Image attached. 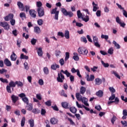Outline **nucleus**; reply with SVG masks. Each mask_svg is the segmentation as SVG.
<instances>
[{
	"mask_svg": "<svg viewBox=\"0 0 127 127\" xmlns=\"http://www.w3.org/2000/svg\"><path fill=\"white\" fill-rule=\"evenodd\" d=\"M123 15H124L125 17H127V12L125 10V9L123 10Z\"/></svg>",
	"mask_w": 127,
	"mask_h": 127,
	"instance_id": "64",
	"label": "nucleus"
},
{
	"mask_svg": "<svg viewBox=\"0 0 127 127\" xmlns=\"http://www.w3.org/2000/svg\"><path fill=\"white\" fill-rule=\"evenodd\" d=\"M114 101L116 105H118L120 103V99L118 97H115Z\"/></svg>",
	"mask_w": 127,
	"mask_h": 127,
	"instance_id": "57",
	"label": "nucleus"
},
{
	"mask_svg": "<svg viewBox=\"0 0 127 127\" xmlns=\"http://www.w3.org/2000/svg\"><path fill=\"white\" fill-rule=\"evenodd\" d=\"M101 38L103 39H105L106 40H108V39H109V36L107 35H102Z\"/></svg>",
	"mask_w": 127,
	"mask_h": 127,
	"instance_id": "50",
	"label": "nucleus"
},
{
	"mask_svg": "<svg viewBox=\"0 0 127 127\" xmlns=\"http://www.w3.org/2000/svg\"><path fill=\"white\" fill-rule=\"evenodd\" d=\"M86 78L87 81H94L95 79V75L91 74L90 75H90H89V74H87Z\"/></svg>",
	"mask_w": 127,
	"mask_h": 127,
	"instance_id": "9",
	"label": "nucleus"
},
{
	"mask_svg": "<svg viewBox=\"0 0 127 127\" xmlns=\"http://www.w3.org/2000/svg\"><path fill=\"white\" fill-rule=\"evenodd\" d=\"M20 59H26L27 60L28 59V56L24 55L23 54H21Z\"/></svg>",
	"mask_w": 127,
	"mask_h": 127,
	"instance_id": "43",
	"label": "nucleus"
},
{
	"mask_svg": "<svg viewBox=\"0 0 127 127\" xmlns=\"http://www.w3.org/2000/svg\"><path fill=\"white\" fill-rule=\"evenodd\" d=\"M115 98H116V95L114 93H112L111 96L109 97V100L113 101V100H115Z\"/></svg>",
	"mask_w": 127,
	"mask_h": 127,
	"instance_id": "37",
	"label": "nucleus"
},
{
	"mask_svg": "<svg viewBox=\"0 0 127 127\" xmlns=\"http://www.w3.org/2000/svg\"><path fill=\"white\" fill-rule=\"evenodd\" d=\"M82 19L83 21H85V22H88V21L90 20V17H89V16L86 15V18L82 17Z\"/></svg>",
	"mask_w": 127,
	"mask_h": 127,
	"instance_id": "36",
	"label": "nucleus"
},
{
	"mask_svg": "<svg viewBox=\"0 0 127 127\" xmlns=\"http://www.w3.org/2000/svg\"><path fill=\"white\" fill-rule=\"evenodd\" d=\"M96 96L99 97V98H102L104 95V92L102 90H99L96 93Z\"/></svg>",
	"mask_w": 127,
	"mask_h": 127,
	"instance_id": "18",
	"label": "nucleus"
},
{
	"mask_svg": "<svg viewBox=\"0 0 127 127\" xmlns=\"http://www.w3.org/2000/svg\"><path fill=\"white\" fill-rule=\"evenodd\" d=\"M29 14L31 17H33V18H35L36 17V11L35 10L31 9L29 11Z\"/></svg>",
	"mask_w": 127,
	"mask_h": 127,
	"instance_id": "8",
	"label": "nucleus"
},
{
	"mask_svg": "<svg viewBox=\"0 0 127 127\" xmlns=\"http://www.w3.org/2000/svg\"><path fill=\"white\" fill-rule=\"evenodd\" d=\"M69 111L71 113H72V114H76V113H77V109L74 107H70Z\"/></svg>",
	"mask_w": 127,
	"mask_h": 127,
	"instance_id": "25",
	"label": "nucleus"
},
{
	"mask_svg": "<svg viewBox=\"0 0 127 127\" xmlns=\"http://www.w3.org/2000/svg\"><path fill=\"white\" fill-rule=\"evenodd\" d=\"M95 85H101L102 84V79L99 78H96L95 79Z\"/></svg>",
	"mask_w": 127,
	"mask_h": 127,
	"instance_id": "19",
	"label": "nucleus"
},
{
	"mask_svg": "<svg viewBox=\"0 0 127 127\" xmlns=\"http://www.w3.org/2000/svg\"><path fill=\"white\" fill-rule=\"evenodd\" d=\"M116 22H117V23H119V24H120V23L122 22V21H121V20L120 19V17L117 16L116 18Z\"/></svg>",
	"mask_w": 127,
	"mask_h": 127,
	"instance_id": "60",
	"label": "nucleus"
},
{
	"mask_svg": "<svg viewBox=\"0 0 127 127\" xmlns=\"http://www.w3.org/2000/svg\"><path fill=\"white\" fill-rule=\"evenodd\" d=\"M62 107L64 108V109H69V108H68V103L66 102L62 103Z\"/></svg>",
	"mask_w": 127,
	"mask_h": 127,
	"instance_id": "28",
	"label": "nucleus"
},
{
	"mask_svg": "<svg viewBox=\"0 0 127 127\" xmlns=\"http://www.w3.org/2000/svg\"><path fill=\"white\" fill-rule=\"evenodd\" d=\"M28 123L30 125V127H34V120H29Z\"/></svg>",
	"mask_w": 127,
	"mask_h": 127,
	"instance_id": "30",
	"label": "nucleus"
},
{
	"mask_svg": "<svg viewBox=\"0 0 127 127\" xmlns=\"http://www.w3.org/2000/svg\"><path fill=\"white\" fill-rule=\"evenodd\" d=\"M62 12L65 16H69V17H72L74 14L72 11H67V10L65 8H62Z\"/></svg>",
	"mask_w": 127,
	"mask_h": 127,
	"instance_id": "3",
	"label": "nucleus"
},
{
	"mask_svg": "<svg viewBox=\"0 0 127 127\" xmlns=\"http://www.w3.org/2000/svg\"><path fill=\"white\" fill-rule=\"evenodd\" d=\"M59 63H60V64H61V65L62 66H63V65H64V64H65V62L64 61V59H61L59 61Z\"/></svg>",
	"mask_w": 127,
	"mask_h": 127,
	"instance_id": "53",
	"label": "nucleus"
},
{
	"mask_svg": "<svg viewBox=\"0 0 127 127\" xmlns=\"http://www.w3.org/2000/svg\"><path fill=\"white\" fill-rule=\"evenodd\" d=\"M10 88H11V87H10L9 85H7L6 89L8 93H11V90L10 89Z\"/></svg>",
	"mask_w": 127,
	"mask_h": 127,
	"instance_id": "52",
	"label": "nucleus"
},
{
	"mask_svg": "<svg viewBox=\"0 0 127 127\" xmlns=\"http://www.w3.org/2000/svg\"><path fill=\"white\" fill-rule=\"evenodd\" d=\"M0 26L3 27L6 30H8L9 29V25L7 22H0Z\"/></svg>",
	"mask_w": 127,
	"mask_h": 127,
	"instance_id": "7",
	"label": "nucleus"
},
{
	"mask_svg": "<svg viewBox=\"0 0 127 127\" xmlns=\"http://www.w3.org/2000/svg\"><path fill=\"white\" fill-rule=\"evenodd\" d=\"M32 113H33L34 114H39L40 113V110H39L38 109H34L32 111Z\"/></svg>",
	"mask_w": 127,
	"mask_h": 127,
	"instance_id": "41",
	"label": "nucleus"
},
{
	"mask_svg": "<svg viewBox=\"0 0 127 127\" xmlns=\"http://www.w3.org/2000/svg\"><path fill=\"white\" fill-rule=\"evenodd\" d=\"M15 84L16 85H17V87H23V83L20 81H16Z\"/></svg>",
	"mask_w": 127,
	"mask_h": 127,
	"instance_id": "26",
	"label": "nucleus"
},
{
	"mask_svg": "<svg viewBox=\"0 0 127 127\" xmlns=\"http://www.w3.org/2000/svg\"><path fill=\"white\" fill-rule=\"evenodd\" d=\"M112 74H114L115 77H117V78H118V79H121V76H120V75H119V74H118V72H117V71L114 70L112 71Z\"/></svg>",
	"mask_w": 127,
	"mask_h": 127,
	"instance_id": "32",
	"label": "nucleus"
},
{
	"mask_svg": "<svg viewBox=\"0 0 127 127\" xmlns=\"http://www.w3.org/2000/svg\"><path fill=\"white\" fill-rule=\"evenodd\" d=\"M22 100L23 102H24V103H25V104H26V105L27 104H28L29 100H28V98H27V97H24V98H22Z\"/></svg>",
	"mask_w": 127,
	"mask_h": 127,
	"instance_id": "38",
	"label": "nucleus"
},
{
	"mask_svg": "<svg viewBox=\"0 0 127 127\" xmlns=\"http://www.w3.org/2000/svg\"><path fill=\"white\" fill-rule=\"evenodd\" d=\"M70 58V55L69 54V52H66L65 53V57L64 59L65 61H67L69 58Z\"/></svg>",
	"mask_w": 127,
	"mask_h": 127,
	"instance_id": "44",
	"label": "nucleus"
},
{
	"mask_svg": "<svg viewBox=\"0 0 127 127\" xmlns=\"http://www.w3.org/2000/svg\"><path fill=\"white\" fill-rule=\"evenodd\" d=\"M113 43L116 46L117 49H120L121 48V46L116 42V41H113Z\"/></svg>",
	"mask_w": 127,
	"mask_h": 127,
	"instance_id": "34",
	"label": "nucleus"
},
{
	"mask_svg": "<svg viewBox=\"0 0 127 127\" xmlns=\"http://www.w3.org/2000/svg\"><path fill=\"white\" fill-rule=\"evenodd\" d=\"M17 58V56L14 53V52L12 53V54L10 56V59L11 61H15Z\"/></svg>",
	"mask_w": 127,
	"mask_h": 127,
	"instance_id": "14",
	"label": "nucleus"
},
{
	"mask_svg": "<svg viewBox=\"0 0 127 127\" xmlns=\"http://www.w3.org/2000/svg\"><path fill=\"white\" fill-rule=\"evenodd\" d=\"M51 14H55V19L58 20V16L59 15V11H57V7L53 8L51 12Z\"/></svg>",
	"mask_w": 127,
	"mask_h": 127,
	"instance_id": "6",
	"label": "nucleus"
},
{
	"mask_svg": "<svg viewBox=\"0 0 127 127\" xmlns=\"http://www.w3.org/2000/svg\"><path fill=\"white\" fill-rule=\"evenodd\" d=\"M37 6L38 8H39V7H42V3H41V1H37Z\"/></svg>",
	"mask_w": 127,
	"mask_h": 127,
	"instance_id": "55",
	"label": "nucleus"
},
{
	"mask_svg": "<svg viewBox=\"0 0 127 127\" xmlns=\"http://www.w3.org/2000/svg\"><path fill=\"white\" fill-rule=\"evenodd\" d=\"M123 116L122 117L123 120H126L127 117V110L126 109L123 110Z\"/></svg>",
	"mask_w": 127,
	"mask_h": 127,
	"instance_id": "20",
	"label": "nucleus"
},
{
	"mask_svg": "<svg viewBox=\"0 0 127 127\" xmlns=\"http://www.w3.org/2000/svg\"><path fill=\"white\" fill-rule=\"evenodd\" d=\"M4 64L7 67H10V66H11V62L8 60V59H5L4 60Z\"/></svg>",
	"mask_w": 127,
	"mask_h": 127,
	"instance_id": "13",
	"label": "nucleus"
},
{
	"mask_svg": "<svg viewBox=\"0 0 127 127\" xmlns=\"http://www.w3.org/2000/svg\"><path fill=\"white\" fill-rule=\"evenodd\" d=\"M37 23L38 25H42L43 24V20L42 19H39L37 20Z\"/></svg>",
	"mask_w": 127,
	"mask_h": 127,
	"instance_id": "48",
	"label": "nucleus"
},
{
	"mask_svg": "<svg viewBox=\"0 0 127 127\" xmlns=\"http://www.w3.org/2000/svg\"><path fill=\"white\" fill-rule=\"evenodd\" d=\"M0 81H1L2 83H6V84L8 83V80L6 79H3L2 77L0 78Z\"/></svg>",
	"mask_w": 127,
	"mask_h": 127,
	"instance_id": "45",
	"label": "nucleus"
},
{
	"mask_svg": "<svg viewBox=\"0 0 127 127\" xmlns=\"http://www.w3.org/2000/svg\"><path fill=\"white\" fill-rule=\"evenodd\" d=\"M62 73H63V74H65L66 77H70L69 79L70 80V82H74V76L73 75H71V73L69 72L68 70H65V71H64L63 69H62L60 73H59L58 74V77L57 78V81L59 83H63V80L65 79V76H64Z\"/></svg>",
	"mask_w": 127,
	"mask_h": 127,
	"instance_id": "1",
	"label": "nucleus"
},
{
	"mask_svg": "<svg viewBox=\"0 0 127 127\" xmlns=\"http://www.w3.org/2000/svg\"><path fill=\"white\" fill-rule=\"evenodd\" d=\"M9 86L11 87V88H14L16 85L15 82H14L12 80H11L10 82L9 83Z\"/></svg>",
	"mask_w": 127,
	"mask_h": 127,
	"instance_id": "27",
	"label": "nucleus"
},
{
	"mask_svg": "<svg viewBox=\"0 0 127 127\" xmlns=\"http://www.w3.org/2000/svg\"><path fill=\"white\" fill-rule=\"evenodd\" d=\"M109 90L111 92V94H114V93H116V89L114 88V87H109Z\"/></svg>",
	"mask_w": 127,
	"mask_h": 127,
	"instance_id": "46",
	"label": "nucleus"
},
{
	"mask_svg": "<svg viewBox=\"0 0 127 127\" xmlns=\"http://www.w3.org/2000/svg\"><path fill=\"white\" fill-rule=\"evenodd\" d=\"M45 104L46 105V106L50 107V106H51V101L50 100H49L45 102Z\"/></svg>",
	"mask_w": 127,
	"mask_h": 127,
	"instance_id": "63",
	"label": "nucleus"
},
{
	"mask_svg": "<svg viewBox=\"0 0 127 127\" xmlns=\"http://www.w3.org/2000/svg\"><path fill=\"white\" fill-rule=\"evenodd\" d=\"M77 51L79 54H82L83 55H87L88 54V50L84 47H79Z\"/></svg>",
	"mask_w": 127,
	"mask_h": 127,
	"instance_id": "4",
	"label": "nucleus"
},
{
	"mask_svg": "<svg viewBox=\"0 0 127 127\" xmlns=\"http://www.w3.org/2000/svg\"><path fill=\"white\" fill-rule=\"evenodd\" d=\"M108 54H110V55H112L114 54V49L113 48H110L108 51Z\"/></svg>",
	"mask_w": 127,
	"mask_h": 127,
	"instance_id": "40",
	"label": "nucleus"
},
{
	"mask_svg": "<svg viewBox=\"0 0 127 127\" xmlns=\"http://www.w3.org/2000/svg\"><path fill=\"white\" fill-rule=\"evenodd\" d=\"M85 92H86V87L84 86H81L80 89V93L82 95H84Z\"/></svg>",
	"mask_w": 127,
	"mask_h": 127,
	"instance_id": "22",
	"label": "nucleus"
},
{
	"mask_svg": "<svg viewBox=\"0 0 127 127\" xmlns=\"http://www.w3.org/2000/svg\"><path fill=\"white\" fill-rule=\"evenodd\" d=\"M77 14L78 18H82V17H83V14L81 13V11L80 10H77Z\"/></svg>",
	"mask_w": 127,
	"mask_h": 127,
	"instance_id": "31",
	"label": "nucleus"
},
{
	"mask_svg": "<svg viewBox=\"0 0 127 127\" xmlns=\"http://www.w3.org/2000/svg\"><path fill=\"white\" fill-rule=\"evenodd\" d=\"M11 99L12 100V103H13V104H15V103L18 101V96H16L13 94L11 96Z\"/></svg>",
	"mask_w": 127,
	"mask_h": 127,
	"instance_id": "10",
	"label": "nucleus"
},
{
	"mask_svg": "<svg viewBox=\"0 0 127 127\" xmlns=\"http://www.w3.org/2000/svg\"><path fill=\"white\" fill-rule=\"evenodd\" d=\"M55 55L56 57H59V56L61 55V52L60 51H56L55 53Z\"/></svg>",
	"mask_w": 127,
	"mask_h": 127,
	"instance_id": "54",
	"label": "nucleus"
},
{
	"mask_svg": "<svg viewBox=\"0 0 127 127\" xmlns=\"http://www.w3.org/2000/svg\"><path fill=\"white\" fill-rule=\"evenodd\" d=\"M38 83L40 86H42L44 84V82L43 81V80L42 79H40L38 81Z\"/></svg>",
	"mask_w": 127,
	"mask_h": 127,
	"instance_id": "59",
	"label": "nucleus"
},
{
	"mask_svg": "<svg viewBox=\"0 0 127 127\" xmlns=\"http://www.w3.org/2000/svg\"><path fill=\"white\" fill-rule=\"evenodd\" d=\"M64 36L66 39H69L70 38V35L69 34V31L68 30H65L64 31Z\"/></svg>",
	"mask_w": 127,
	"mask_h": 127,
	"instance_id": "24",
	"label": "nucleus"
},
{
	"mask_svg": "<svg viewBox=\"0 0 127 127\" xmlns=\"http://www.w3.org/2000/svg\"><path fill=\"white\" fill-rule=\"evenodd\" d=\"M60 95L61 96H63V97H65V98H67V94H65V91L64 90H62L61 91L59 92Z\"/></svg>",
	"mask_w": 127,
	"mask_h": 127,
	"instance_id": "29",
	"label": "nucleus"
},
{
	"mask_svg": "<svg viewBox=\"0 0 127 127\" xmlns=\"http://www.w3.org/2000/svg\"><path fill=\"white\" fill-rule=\"evenodd\" d=\"M58 120L56 119L55 118H53L50 119V123L52 125H56Z\"/></svg>",
	"mask_w": 127,
	"mask_h": 127,
	"instance_id": "16",
	"label": "nucleus"
},
{
	"mask_svg": "<svg viewBox=\"0 0 127 127\" xmlns=\"http://www.w3.org/2000/svg\"><path fill=\"white\" fill-rule=\"evenodd\" d=\"M81 40L82 42H84V43H87V42H88V41L87 40V38H86V37H82L81 38Z\"/></svg>",
	"mask_w": 127,
	"mask_h": 127,
	"instance_id": "47",
	"label": "nucleus"
},
{
	"mask_svg": "<svg viewBox=\"0 0 127 127\" xmlns=\"http://www.w3.org/2000/svg\"><path fill=\"white\" fill-rule=\"evenodd\" d=\"M26 109L28 111H32L33 109V105L31 103H28L26 104Z\"/></svg>",
	"mask_w": 127,
	"mask_h": 127,
	"instance_id": "12",
	"label": "nucleus"
},
{
	"mask_svg": "<svg viewBox=\"0 0 127 127\" xmlns=\"http://www.w3.org/2000/svg\"><path fill=\"white\" fill-rule=\"evenodd\" d=\"M6 72H7V70L4 68L0 69V74H3V73H6Z\"/></svg>",
	"mask_w": 127,
	"mask_h": 127,
	"instance_id": "56",
	"label": "nucleus"
},
{
	"mask_svg": "<svg viewBox=\"0 0 127 127\" xmlns=\"http://www.w3.org/2000/svg\"><path fill=\"white\" fill-rule=\"evenodd\" d=\"M24 68H25V69H26V70H28L29 69V67H28V64H27V63H26V62L24 63Z\"/></svg>",
	"mask_w": 127,
	"mask_h": 127,
	"instance_id": "58",
	"label": "nucleus"
},
{
	"mask_svg": "<svg viewBox=\"0 0 127 127\" xmlns=\"http://www.w3.org/2000/svg\"><path fill=\"white\" fill-rule=\"evenodd\" d=\"M37 11L38 12V16L39 17H42V16H44L45 12L44 8L43 7H39L37 9Z\"/></svg>",
	"mask_w": 127,
	"mask_h": 127,
	"instance_id": "5",
	"label": "nucleus"
},
{
	"mask_svg": "<svg viewBox=\"0 0 127 127\" xmlns=\"http://www.w3.org/2000/svg\"><path fill=\"white\" fill-rule=\"evenodd\" d=\"M116 120H117V117H116V116H114L112 119H111V123L112 124H113V125L115 124V122H116Z\"/></svg>",
	"mask_w": 127,
	"mask_h": 127,
	"instance_id": "49",
	"label": "nucleus"
},
{
	"mask_svg": "<svg viewBox=\"0 0 127 127\" xmlns=\"http://www.w3.org/2000/svg\"><path fill=\"white\" fill-rule=\"evenodd\" d=\"M36 41H37V40L33 38L31 41V44H32V45H35V44H36Z\"/></svg>",
	"mask_w": 127,
	"mask_h": 127,
	"instance_id": "51",
	"label": "nucleus"
},
{
	"mask_svg": "<svg viewBox=\"0 0 127 127\" xmlns=\"http://www.w3.org/2000/svg\"><path fill=\"white\" fill-rule=\"evenodd\" d=\"M43 71H44V73L46 75H48V74H49V69H48V67H44Z\"/></svg>",
	"mask_w": 127,
	"mask_h": 127,
	"instance_id": "33",
	"label": "nucleus"
},
{
	"mask_svg": "<svg viewBox=\"0 0 127 127\" xmlns=\"http://www.w3.org/2000/svg\"><path fill=\"white\" fill-rule=\"evenodd\" d=\"M93 42L94 43L99 42L98 38L96 36H93Z\"/></svg>",
	"mask_w": 127,
	"mask_h": 127,
	"instance_id": "62",
	"label": "nucleus"
},
{
	"mask_svg": "<svg viewBox=\"0 0 127 127\" xmlns=\"http://www.w3.org/2000/svg\"><path fill=\"white\" fill-rule=\"evenodd\" d=\"M19 16L21 18H26V15H25V13L24 12H21Z\"/></svg>",
	"mask_w": 127,
	"mask_h": 127,
	"instance_id": "42",
	"label": "nucleus"
},
{
	"mask_svg": "<svg viewBox=\"0 0 127 127\" xmlns=\"http://www.w3.org/2000/svg\"><path fill=\"white\" fill-rule=\"evenodd\" d=\"M92 5L93 6V11H97L98 9H99V7L98 6V4L95 3V2H92Z\"/></svg>",
	"mask_w": 127,
	"mask_h": 127,
	"instance_id": "17",
	"label": "nucleus"
},
{
	"mask_svg": "<svg viewBox=\"0 0 127 127\" xmlns=\"http://www.w3.org/2000/svg\"><path fill=\"white\" fill-rule=\"evenodd\" d=\"M101 64L104 66L105 68H108L109 66H110V64H109L108 63H105L104 61H101Z\"/></svg>",
	"mask_w": 127,
	"mask_h": 127,
	"instance_id": "39",
	"label": "nucleus"
},
{
	"mask_svg": "<svg viewBox=\"0 0 127 127\" xmlns=\"http://www.w3.org/2000/svg\"><path fill=\"white\" fill-rule=\"evenodd\" d=\"M80 96H81V95H80L79 93H76L75 97L77 99V100L79 101V102L81 101V102L83 103V104L85 106H86L87 107H89V103H88V99L86 98L85 97L82 98V97L80 98Z\"/></svg>",
	"mask_w": 127,
	"mask_h": 127,
	"instance_id": "2",
	"label": "nucleus"
},
{
	"mask_svg": "<svg viewBox=\"0 0 127 127\" xmlns=\"http://www.w3.org/2000/svg\"><path fill=\"white\" fill-rule=\"evenodd\" d=\"M38 56L40 57H42V55H43V52H42V48H39L37 51Z\"/></svg>",
	"mask_w": 127,
	"mask_h": 127,
	"instance_id": "21",
	"label": "nucleus"
},
{
	"mask_svg": "<svg viewBox=\"0 0 127 127\" xmlns=\"http://www.w3.org/2000/svg\"><path fill=\"white\" fill-rule=\"evenodd\" d=\"M17 5L19 8L21 10V11H23L24 10V5H23V3L20 1L17 2Z\"/></svg>",
	"mask_w": 127,
	"mask_h": 127,
	"instance_id": "11",
	"label": "nucleus"
},
{
	"mask_svg": "<svg viewBox=\"0 0 127 127\" xmlns=\"http://www.w3.org/2000/svg\"><path fill=\"white\" fill-rule=\"evenodd\" d=\"M24 125H25V117H23L21 121V126L23 127Z\"/></svg>",
	"mask_w": 127,
	"mask_h": 127,
	"instance_id": "35",
	"label": "nucleus"
},
{
	"mask_svg": "<svg viewBox=\"0 0 127 127\" xmlns=\"http://www.w3.org/2000/svg\"><path fill=\"white\" fill-rule=\"evenodd\" d=\"M52 108L54 111H56L57 112H58V111H59V109H58V107L56 105L54 106H52Z\"/></svg>",
	"mask_w": 127,
	"mask_h": 127,
	"instance_id": "61",
	"label": "nucleus"
},
{
	"mask_svg": "<svg viewBox=\"0 0 127 127\" xmlns=\"http://www.w3.org/2000/svg\"><path fill=\"white\" fill-rule=\"evenodd\" d=\"M34 32L37 34H39L41 32L40 28L39 27H35L34 28Z\"/></svg>",
	"mask_w": 127,
	"mask_h": 127,
	"instance_id": "23",
	"label": "nucleus"
},
{
	"mask_svg": "<svg viewBox=\"0 0 127 127\" xmlns=\"http://www.w3.org/2000/svg\"><path fill=\"white\" fill-rule=\"evenodd\" d=\"M57 68H60V66L56 64V63H55L54 64H52L51 67L52 70H57Z\"/></svg>",
	"mask_w": 127,
	"mask_h": 127,
	"instance_id": "15",
	"label": "nucleus"
}]
</instances>
